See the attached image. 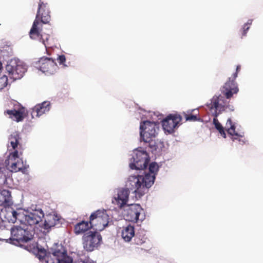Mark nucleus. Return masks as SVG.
Returning a JSON list of instances; mask_svg holds the SVG:
<instances>
[{
	"label": "nucleus",
	"mask_w": 263,
	"mask_h": 263,
	"mask_svg": "<svg viewBox=\"0 0 263 263\" xmlns=\"http://www.w3.org/2000/svg\"><path fill=\"white\" fill-rule=\"evenodd\" d=\"M37 11L35 18L33 23L32 26L29 32L30 37L32 39L40 38L45 47L47 46L49 35L45 39L41 33L42 30V24H48L50 21V11L49 6L47 3H44L39 0Z\"/></svg>",
	"instance_id": "1"
},
{
	"label": "nucleus",
	"mask_w": 263,
	"mask_h": 263,
	"mask_svg": "<svg viewBox=\"0 0 263 263\" xmlns=\"http://www.w3.org/2000/svg\"><path fill=\"white\" fill-rule=\"evenodd\" d=\"M10 213L12 215L10 220L12 222L18 220L21 223L30 227L39 224L44 217V213L41 209L33 210L31 212H26V213L21 210H12Z\"/></svg>",
	"instance_id": "2"
},
{
	"label": "nucleus",
	"mask_w": 263,
	"mask_h": 263,
	"mask_svg": "<svg viewBox=\"0 0 263 263\" xmlns=\"http://www.w3.org/2000/svg\"><path fill=\"white\" fill-rule=\"evenodd\" d=\"M109 216L104 210H98L93 212L89 217L92 229L101 231L107 227L109 223Z\"/></svg>",
	"instance_id": "3"
},
{
	"label": "nucleus",
	"mask_w": 263,
	"mask_h": 263,
	"mask_svg": "<svg viewBox=\"0 0 263 263\" xmlns=\"http://www.w3.org/2000/svg\"><path fill=\"white\" fill-rule=\"evenodd\" d=\"M102 236L96 231H89L82 237L83 246L85 250L91 252L97 248L101 243Z\"/></svg>",
	"instance_id": "4"
},
{
	"label": "nucleus",
	"mask_w": 263,
	"mask_h": 263,
	"mask_svg": "<svg viewBox=\"0 0 263 263\" xmlns=\"http://www.w3.org/2000/svg\"><path fill=\"white\" fill-rule=\"evenodd\" d=\"M129 164L130 168L132 170H144L146 168L149 157L145 151L136 149Z\"/></svg>",
	"instance_id": "5"
},
{
	"label": "nucleus",
	"mask_w": 263,
	"mask_h": 263,
	"mask_svg": "<svg viewBox=\"0 0 263 263\" xmlns=\"http://www.w3.org/2000/svg\"><path fill=\"white\" fill-rule=\"evenodd\" d=\"M11 234L12 240L18 243H25L33 238L34 232L33 230L23 228L20 226H13L11 229Z\"/></svg>",
	"instance_id": "6"
},
{
	"label": "nucleus",
	"mask_w": 263,
	"mask_h": 263,
	"mask_svg": "<svg viewBox=\"0 0 263 263\" xmlns=\"http://www.w3.org/2000/svg\"><path fill=\"white\" fill-rule=\"evenodd\" d=\"M140 129L141 139L143 141H149L151 138L156 137L159 127L155 122L145 121L141 123Z\"/></svg>",
	"instance_id": "7"
},
{
	"label": "nucleus",
	"mask_w": 263,
	"mask_h": 263,
	"mask_svg": "<svg viewBox=\"0 0 263 263\" xmlns=\"http://www.w3.org/2000/svg\"><path fill=\"white\" fill-rule=\"evenodd\" d=\"M241 66L238 65L236 66V72L234 73L232 77L229 78L221 89L222 93L226 97L227 99H230L232 97L233 94H236L239 89L237 83L235 80L238 76V73L240 70Z\"/></svg>",
	"instance_id": "8"
},
{
	"label": "nucleus",
	"mask_w": 263,
	"mask_h": 263,
	"mask_svg": "<svg viewBox=\"0 0 263 263\" xmlns=\"http://www.w3.org/2000/svg\"><path fill=\"white\" fill-rule=\"evenodd\" d=\"M143 211V209L139 204H132L127 206L124 210V217L126 220L137 222L138 220H142L144 218H140V214Z\"/></svg>",
	"instance_id": "9"
},
{
	"label": "nucleus",
	"mask_w": 263,
	"mask_h": 263,
	"mask_svg": "<svg viewBox=\"0 0 263 263\" xmlns=\"http://www.w3.org/2000/svg\"><path fill=\"white\" fill-rule=\"evenodd\" d=\"M37 64L40 70L47 74H53L58 67L55 62L52 59L47 57L40 58Z\"/></svg>",
	"instance_id": "10"
},
{
	"label": "nucleus",
	"mask_w": 263,
	"mask_h": 263,
	"mask_svg": "<svg viewBox=\"0 0 263 263\" xmlns=\"http://www.w3.org/2000/svg\"><path fill=\"white\" fill-rule=\"evenodd\" d=\"M13 109H8L4 111L5 115H9V117L17 122L23 120L26 114L25 108L20 103L16 102Z\"/></svg>",
	"instance_id": "11"
},
{
	"label": "nucleus",
	"mask_w": 263,
	"mask_h": 263,
	"mask_svg": "<svg viewBox=\"0 0 263 263\" xmlns=\"http://www.w3.org/2000/svg\"><path fill=\"white\" fill-rule=\"evenodd\" d=\"M126 186L128 190L133 191L139 198L144 195V191L141 188L140 175L130 176L126 182Z\"/></svg>",
	"instance_id": "12"
},
{
	"label": "nucleus",
	"mask_w": 263,
	"mask_h": 263,
	"mask_svg": "<svg viewBox=\"0 0 263 263\" xmlns=\"http://www.w3.org/2000/svg\"><path fill=\"white\" fill-rule=\"evenodd\" d=\"M6 70L10 76L14 79H20L26 71V67L21 63L11 62L6 66Z\"/></svg>",
	"instance_id": "13"
},
{
	"label": "nucleus",
	"mask_w": 263,
	"mask_h": 263,
	"mask_svg": "<svg viewBox=\"0 0 263 263\" xmlns=\"http://www.w3.org/2000/svg\"><path fill=\"white\" fill-rule=\"evenodd\" d=\"M182 117L179 115H170L162 121V126L164 130L169 133L174 132V128L181 122Z\"/></svg>",
	"instance_id": "14"
},
{
	"label": "nucleus",
	"mask_w": 263,
	"mask_h": 263,
	"mask_svg": "<svg viewBox=\"0 0 263 263\" xmlns=\"http://www.w3.org/2000/svg\"><path fill=\"white\" fill-rule=\"evenodd\" d=\"M50 109V103L44 101L42 103L36 104L32 109L31 113L32 118L39 117L48 112Z\"/></svg>",
	"instance_id": "15"
},
{
	"label": "nucleus",
	"mask_w": 263,
	"mask_h": 263,
	"mask_svg": "<svg viewBox=\"0 0 263 263\" xmlns=\"http://www.w3.org/2000/svg\"><path fill=\"white\" fill-rule=\"evenodd\" d=\"M226 128L227 129V130L228 133L232 136L231 138L233 141L235 140H238L239 142H242V144L245 143L244 140H240V138H242L243 136L237 133L235 131L236 126L230 118L228 119L227 120Z\"/></svg>",
	"instance_id": "16"
},
{
	"label": "nucleus",
	"mask_w": 263,
	"mask_h": 263,
	"mask_svg": "<svg viewBox=\"0 0 263 263\" xmlns=\"http://www.w3.org/2000/svg\"><path fill=\"white\" fill-rule=\"evenodd\" d=\"M220 99L219 96H214L211 99V103L207 105L210 110L214 109V111L213 112V116H214L215 112H219V114H221L227 107L225 105L219 104Z\"/></svg>",
	"instance_id": "17"
},
{
	"label": "nucleus",
	"mask_w": 263,
	"mask_h": 263,
	"mask_svg": "<svg viewBox=\"0 0 263 263\" xmlns=\"http://www.w3.org/2000/svg\"><path fill=\"white\" fill-rule=\"evenodd\" d=\"M141 188L144 191V194L145 191L154 184L155 179L154 174L152 175L149 173L146 174L144 176H140Z\"/></svg>",
	"instance_id": "18"
},
{
	"label": "nucleus",
	"mask_w": 263,
	"mask_h": 263,
	"mask_svg": "<svg viewBox=\"0 0 263 263\" xmlns=\"http://www.w3.org/2000/svg\"><path fill=\"white\" fill-rule=\"evenodd\" d=\"M59 217L54 214H49L45 217V221L42 226L45 230H48L59 223Z\"/></svg>",
	"instance_id": "19"
},
{
	"label": "nucleus",
	"mask_w": 263,
	"mask_h": 263,
	"mask_svg": "<svg viewBox=\"0 0 263 263\" xmlns=\"http://www.w3.org/2000/svg\"><path fill=\"white\" fill-rule=\"evenodd\" d=\"M91 229L92 226L89 221L82 220L74 225L73 231L76 235H80L87 233L86 232Z\"/></svg>",
	"instance_id": "20"
},
{
	"label": "nucleus",
	"mask_w": 263,
	"mask_h": 263,
	"mask_svg": "<svg viewBox=\"0 0 263 263\" xmlns=\"http://www.w3.org/2000/svg\"><path fill=\"white\" fill-rule=\"evenodd\" d=\"M129 191L127 189H121L118 191L117 197H115L120 207L125 205L128 201Z\"/></svg>",
	"instance_id": "21"
},
{
	"label": "nucleus",
	"mask_w": 263,
	"mask_h": 263,
	"mask_svg": "<svg viewBox=\"0 0 263 263\" xmlns=\"http://www.w3.org/2000/svg\"><path fill=\"white\" fill-rule=\"evenodd\" d=\"M52 253V256L55 258L57 262H59L60 260H67V258H70L67 255L66 251L62 246L61 247V249H55Z\"/></svg>",
	"instance_id": "22"
},
{
	"label": "nucleus",
	"mask_w": 263,
	"mask_h": 263,
	"mask_svg": "<svg viewBox=\"0 0 263 263\" xmlns=\"http://www.w3.org/2000/svg\"><path fill=\"white\" fill-rule=\"evenodd\" d=\"M8 168L11 172H17L18 171H22L24 173L26 168L24 166L23 162L17 160H11L9 165L6 164Z\"/></svg>",
	"instance_id": "23"
},
{
	"label": "nucleus",
	"mask_w": 263,
	"mask_h": 263,
	"mask_svg": "<svg viewBox=\"0 0 263 263\" xmlns=\"http://www.w3.org/2000/svg\"><path fill=\"white\" fill-rule=\"evenodd\" d=\"M135 236V230L134 226L128 225L123 228L122 232V237L126 241H130L132 238Z\"/></svg>",
	"instance_id": "24"
},
{
	"label": "nucleus",
	"mask_w": 263,
	"mask_h": 263,
	"mask_svg": "<svg viewBox=\"0 0 263 263\" xmlns=\"http://www.w3.org/2000/svg\"><path fill=\"white\" fill-rule=\"evenodd\" d=\"M199 113L197 109H194L183 112L182 114L186 121H196L200 119Z\"/></svg>",
	"instance_id": "25"
},
{
	"label": "nucleus",
	"mask_w": 263,
	"mask_h": 263,
	"mask_svg": "<svg viewBox=\"0 0 263 263\" xmlns=\"http://www.w3.org/2000/svg\"><path fill=\"white\" fill-rule=\"evenodd\" d=\"M8 139L12 149H15L18 146H19V148L21 147V145L19 143L21 137L18 132H15L11 134L9 136Z\"/></svg>",
	"instance_id": "26"
},
{
	"label": "nucleus",
	"mask_w": 263,
	"mask_h": 263,
	"mask_svg": "<svg viewBox=\"0 0 263 263\" xmlns=\"http://www.w3.org/2000/svg\"><path fill=\"white\" fill-rule=\"evenodd\" d=\"M147 237L143 231L138 232L136 233L134 238V243L137 245H142L146 243Z\"/></svg>",
	"instance_id": "27"
},
{
	"label": "nucleus",
	"mask_w": 263,
	"mask_h": 263,
	"mask_svg": "<svg viewBox=\"0 0 263 263\" xmlns=\"http://www.w3.org/2000/svg\"><path fill=\"white\" fill-rule=\"evenodd\" d=\"M145 143H148V147L150 148L151 152L154 153L155 152L157 151L158 149H159V146H160V148H161V145L162 143L160 142H157L156 141L153 140V138H151L149 141H144Z\"/></svg>",
	"instance_id": "28"
},
{
	"label": "nucleus",
	"mask_w": 263,
	"mask_h": 263,
	"mask_svg": "<svg viewBox=\"0 0 263 263\" xmlns=\"http://www.w3.org/2000/svg\"><path fill=\"white\" fill-rule=\"evenodd\" d=\"M47 254L48 252H47L46 250L44 248H41L37 247L35 255L40 261L44 262V259Z\"/></svg>",
	"instance_id": "29"
},
{
	"label": "nucleus",
	"mask_w": 263,
	"mask_h": 263,
	"mask_svg": "<svg viewBox=\"0 0 263 263\" xmlns=\"http://www.w3.org/2000/svg\"><path fill=\"white\" fill-rule=\"evenodd\" d=\"M15 151L10 153L8 156V159L6 160V164H8V165H9L10 164V161L11 160H18V155L19 154L20 155H22V152H19L18 150H17V149H14Z\"/></svg>",
	"instance_id": "30"
},
{
	"label": "nucleus",
	"mask_w": 263,
	"mask_h": 263,
	"mask_svg": "<svg viewBox=\"0 0 263 263\" xmlns=\"http://www.w3.org/2000/svg\"><path fill=\"white\" fill-rule=\"evenodd\" d=\"M3 195L4 196V204L10 206L12 204L10 192L8 190H3Z\"/></svg>",
	"instance_id": "31"
},
{
	"label": "nucleus",
	"mask_w": 263,
	"mask_h": 263,
	"mask_svg": "<svg viewBox=\"0 0 263 263\" xmlns=\"http://www.w3.org/2000/svg\"><path fill=\"white\" fill-rule=\"evenodd\" d=\"M219 115V112H215V113L214 114V118L213 119V124L215 125V127L217 130H219V129H220L221 128L223 127V126L219 123V122L218 121V120L217 118Z\"/></svg>",
	"instance_id": "32"
},
{
	"label": "nucleus",
	"mask_w": 263,
	"mask_h": 263,
	"mask_svg": "<svg viewBox=\"0 0 263 263\" xmlns=\"http://www.w3.org/2000/svg\"><path fill=\"white\" fill-rule=\"evenodd\" d=\"M44 262L45 263H55L57 261L55 258L53 257L52 253L49 252L45 258Z\"/></svg>",
	"instance_id": "33"
},
{
	"label": "nucleus",
	"mask_w": 263,
	"mask_h": 263,
	"mask_svg": "<svg viewBox=\"0 0 263 263\" xmlns=\"http://www.w3.org/2000/svg\"><path fill=\"white\" fill-rule=\"evenodd\" d=\"M8 84V78L5 75L0 78V90L3 89Z\"/></svg>",
	"instance_id": "34"
},
{
	"label": "nucleus",
	"mask_w": 263,
	"mask_h": 263,
	"mask_svg": "<svg viewBox=\"0 0 263 263\" xmlns=\"http://www.w3.org/2000/svg\"><path fill=\"white\" fill-rule=\"evenodd\" d=\"M158 170V165L156 162H152L149 164V171L151 173L154 174Z\"/></svg>",
	"instance_id": "35"
},
{
	"label": "nucleus",
	"mask_w": 263,
	"mask_h": 263,
	"mask_svg": "<svg viewBox=\"0 0 263 263\" xmlns=\"http://www.w3.org/2000/svg\"><path fill=\"white\" fill-rule=\"evenodd\" d=\"M252 23V21H249L247 23L243 25V28L242 29V37L246 35V34L247 33V31L249 30L250 27L249 26V25H251Z\"/></svg>",
	"instance_id": "36"
},
{
	"label": "nucleus",
	"mask_w": 263,
	"mask_h": 263,
	"mask_svg": "<svg viewBox=\"0 0 263 263\" xmlns=\"http://www.w3.org/2000/svg\"><path fill=\"white\" fill-rule=\"evenodd\" d=\"M57 60L60 65H63L64 66H66L65 64L66 58L64 55H59Z\"/></svg>",
	"instance_id": "37"
},
{
	"label": "nucleus",
	"mask_w": 263,
	"mask_h": 263,
	"mask_svg": "<svg viewBox=\"0 0 263 263\" xmlns=\"http://www.w3.org/2000/svg\"><path fill=\"white\" fill-rule=\"evenodd\" d=\"M4 196L3 195V191L0 193V205H3L4 206H7V205H5L4 204Z\"/></svg>",
	"instance_id": "38"
},
{
	"label": "nucleus",
	"mask_w": 263,
	"mask_h": 263,
	"mask_svg": "<svg viewBox=\"0 0 263 263\" xmlns=\"http://www.w3.org/2000/svg\"><path fill=\"white\" fill-rule=\"evenodd\" d=\"M219 133L220 134L221 136H222L224 138H226V134L224 130L223 127L221 128L220 129L218 130Z\"/></svg>",
	"instance_id": "39"
},
{
	"label": "nucleus",
	"mask_w": 263,
	"mask_h": 263,
	"mask_svg": "<svg viewBox=\"0 0 263 263\" xmlns=\"http://www.w3.org/2000/svg\"><path fill=\"white\" fill-rule=\"evenodd\" d=\"M57 263H72V260L71 258H67V260H60Z\"/></svg>",
	"instance_id": "40"
},
{
	"label": "nucleus",
	"mask_w": 263,
	"mask_h": 263,
	"mask_svg": "<svg viewBox=\"0 0 263 263\" xmlns=\"http://www.w3.org/2000/svg\"><path fill=\"white\" fill-rule=\"evenodd\" d=\"M2 68V64L0 62V71L1 70Z\"/></svg>",
	"instance_id": "41"
},
{
	"label": "nucleus",
	"mask_w": 263,
	"mask_h": 263,
	"mask_svg": "<svg viewBox=\"0 0 263 263\" xmlns=\"http://www.w3.org/2000/svg\"><path fill=\"white\" fill-rule=\"evenodd\" d=\"M148 248V247H146L145 248H142V249L147 250Z\"/></svg>",
	"instance_id": "42"
}]
</instances>
